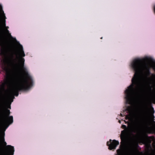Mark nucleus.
I'll use <instances>...</instances> for the list:
<instances>
[{"label":"nucleus","instance_id":"1","mask_svg":"<svg viewBox=\"0 0 155 155\" xmlns=\"http://www.w3.org/2000/svg\"><path fill=\"white\" fill-rule=\"evenodd\" d=\"M7 37H11L12 36L9 31L6 29L5 32H2L0 35V55L6 59L12 65L16 67L20 70L25 77L23 79L18 80L15 75L11 74L7 70L5 69L6 73L8 74L6 83L8 86L12 87L11 93L12 95L15 94L18 96L19 91L28 89L31 85L32 79L28 74L27 69L24 66L25 59L22 57L25 56V55L22 46L20 44L19 45L18 53L20 58H18V63H15L13 54L9 52L5 45Z\"/></svg>","mask_w":155,"mask_h":155},{"label":"nucleus","instance_id":"2","mask_svg":"<svg viewBox=\"0 0 155 155\" xmlns=\"http://www.w3.org/2000/svg\"><path fill=\"white\" fill-rule=\"evenodd\" d=\"M131 65L134 74L131 80V84L124 92L126 103L132 106L140 98L144 86L150 85L155 81V75L151 74L152 77H149L151 74V66L141 59H134Z\"/></svg>","mask_w":155,"mask_h":155},{"label":"nucleus","instance_id":"3","mask_svg":"<svg viewBox=\"0 0 155 155\" xmlns=\"http://www.w3.org/2000/svg\"><path fill=\"white\" fill-rule=\"evenodd\" d=\"M145 116L143 115L136 119L133 123V130L134 133L140 131L143 128Z\"/></svg>","mask_w":155,"mask_h":155},{"label":"nucleus","instance_id":"4","mask_svg":"<svg viewBox=\"0 0 155 155\" xmlns=\"http://www.w3.org/2000/svg\"><path fill=\"white\" fill-rule=\"evenodd\" d=\"M124 135L125 133L124 130L122 131L120 137V138L122 140H124ZM123 142L121 144V145L120 146V149H118L117 150V153L120 155L122 154H126L128 153V148L125 146V141L124 140H123Z\"/></svg>","mask_w":155,"mask_h":155},{"label":"nucleus","instance_id":"5","mask_svg":"<svg viewBox=\"0 0 155 155\" xmlns=\"http://www.w3.org/2000/svg\"><path fill=\"white\" fill-rule=\"evenodd\" d=\"M110 141L107 142V145L108 146V148L110 150L115 149L116 146L119 144V142L115 140L112 141L110 140Z\"/></svg>","mask_w":155,"mask_h":155},{"label":"nucleus","instance_id":"6","mask_svg":"<svg viewBox=\"0 0 155 155\" xmlns=\"http://www.w3.org/2000/svg\"><path fill=\"white\" fill-rule=\"evenodd\" d=\"M6 111L7 117H4L3 121L5 123L7 122L8 121H9L10 124H11L13 122V117L12 116L8 117L10 114V110H7Z\"/></svg>","mask_w":155,"mask_h":155},{"label":"nucleus","instance_id":"7","mask_svg":"<svg viewBox=\"0 0 155 155\" xmlns=\"http://www.w3.org/2000/svg\"><path fill=\"white\" fill-rule=\"evenodd\" d=\"M6 147L8 150V152H5L1 154L0 155H8V153H10L11 155L13 154V153L14 151L13 147L11 145H8L6 146Z\"/></svg>","mask_w":155,"mask_h":155},{"label":"nucleus","instance_id":"8","mask_svg":"<svg viewBox=\"0 0 155 155\" xmlns=\"http://www.w3.org/2000/svg\"><path fill=\"white\" fill-rule=\"evenodd\" d=\"M124 111L126 112L127 113V114L128 113H129V115H126V113L123 114H120V115L121 116H126V119H128L129 120H130L131 119V115H130V113L131 111L129 108L128 107L126 108V109Z\"/></svg>","mask_w":155,"mask_h":155},{"label":"nucleus","instance_id":"9","mask_svg":"<svg viewBox=\"0 0 155 155\" xmlns=\"http://www.w3.org/2000/svg\"><path fill=\"white\" fill-rule=\"evenodd\" d=\"M1 13L2 14V18L3 19V22H2V25L3 27H6V25H5V19L6 18V17L5 15V14L4 13V11L2 10H1Z\"/></svg>","mask_w":155,"mask_h":155},{"label":"nucleus","instance_id":"10","mask_svg":"<svg viewBox=\"0 0 155 155\" xmlns=\"http://www.w3.org/2000/svg\"><path fill=\"white\" fill-rule=\"evenodd\" d=\"M1 141L2 142V143H3V144L4 146H6V145L7 144L6 142L5 141V139L4 137H2L1 138Z\"/></svg>","mask_w":155,"mask_h":155},{"label":"nucleus","instance_id":"11","mask_svg":"<svg viewBox=\"0 0 155 155\" xmlns=\"http://www.w3.org/2000/svg\"><path fill=\"white\" fill-rule=\"evenodd\" d=\"M8 27H6H6H5L4 28V31L3 32H5V29H8Z\"/></svg>","mask_w":155,"mask_h":155},{"label":"nucleus","instance_id":"12","mask_svg":"<svg viewBox=\"0 0 155 155\" xmlns=\"http://www.w3.org/2000/svg\"><path fill=\"white\" fill-rule=\"evenodd\" d=\"M154 69L155 70V64H154L153 67Z\"/></svg>","mask_w":155,"mask_h":155},{"label":"nucleus","instance_id":"13","mask_svg":"<svg viewBox=\"0 0 155 155\" xmlns=\"http://www.w3.org/2000/svg\"><path fill=\"white\" fill-rule=\"evenodd\" d=\"M16 57L17 58H18V54H16Z\"/></svg>","mask_w":155,"mask_h":155},{"label":"nucleus","instance_id":"14","mask_svg":"<svg viewBox=\"0 0 155 155\" xmlns=\"http://www.w3.org/2000/svg\"><path fill=\"white\" fill-rule=\"evenodd\" d=\"M148 61H152V60H149Z\"/></svg>","mask_w":155,"mask_h":155},{"label":"nucleus","instance_id":"15","mask_svg":"<svg viewBox=\"0 0 155 155\" xmlns=\"http://www.w3.org/2000/svg\"><path fill=\"white\" fill-rule=\"evenodd\" d=\"M119 122L120 123V121H119Z\"/></svg>","mask_w":155,"mask_h":155},{"label":"nucleus","instance_id":"16","mask_svg":"<svg viewBox=\"0 0 155 155\" xmlns=\"http://www.w3.org/2000/svg\"><path fill=\"white\" fill-rule=\"evenodd\" d=\"M9 108H11L10 107H9Z\"/></svg>","mask_w":155,"mask_h":155},{"label":"nucleus","instance_id":"17","mask_svg":"<svg viewBox=\"0 0 155 155\" xmlns=\"http://www.w3.org/2000/svg\"><path fill=\"white\" fill-rule=\"evenodd\" d=\"M124 126H125L126 127V126L124 125Z\"/></svg>","mask_w":155,"mask_h":155}]
</instances>
